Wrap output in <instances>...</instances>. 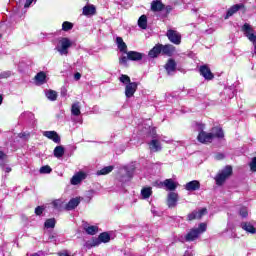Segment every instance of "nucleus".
Returning a JSON list of instances; mask_svg holds the SVG:
<instances>
[{
    "mask_svg": "<svg viewBox=\"0 0 256 256\" xmlns=\"http://www.w3.org/2000/svg\"><path fill=\"white\" fill-rule=\"evenodd\" d=\"M3 38V34H0V39H2Z\"/></svg>",
    "mask_w": 256,
    "mask_h": 256,
    "instance_id": "obj_57",
    "label": "nucleus"
},
{
    "mask_svg": "<svg viewBox=\"0 0 256 256\" xmlns=\"http://www.w3.org/2000/svg\"><path fill=\"white\" fill-rule=\"evenodd\" d=\"M61 47L58 48V52L60 55H67L69 53V47H71L73 44L71 43V40L69 38H61L59 41Z\"/></svg>",
    "mask_w": 256,
    "mask_h": 256,
    "instance_id": "obj_6",
    "label": "nucleus"
},
{
    "mask_svg": "<svg viewBox=\"0 0 256 256\" xmlns=\"http://www.w3.org/2000/svg\"><path fill=\"white\" fill-rule=\"evenodd\" d=\"M199 73L206 81H213V79H215V74L211 72V68H209L206 64L200 66Z\"/></svg>",
    "mask_w": 256,
    "mask_h": 256,
    "instance_id": "obj_7",
    "label": "nucleus"
},
{
    "mask_svg": "<svg viewBox=\"0 0 256 256\" xmlns=\"http://www.w3.org/2000/svg\"><path fill=\"white\" fill-rule=\"evenodd\" d=\"M175 51H177V49L172 44L163 45L158 43L148 52V56L151 57V59H157L159 55L173 57V55H175Z\"/></svg>",
    "mask_w": 256,
    "mask_h": 256,
    "instance_id": "obj_1",
    "label": "nucleus"
},
{
    "mask_svg": "<svg viewBox=\"0 0 256 256\" xmlns=\"http://www.w3.org/2000/svg\"><path fill=\"white\" fill-rule=\"evenodd\" d=\"M198 127H199V131H205V124H202V123H199L198 124Z\"/></svg>",
    "mask_w": 256,
    "mask_h": 256,
    "instance_id": "obj_52",
    "label": "nucleus"
},
{
    "mask_svg": "<svg viewBox=\"0 0 256 256\" xmlns=\"http://www.w3.org/2000/svg\"><path fill=\"white\" fill-rule=\"evenodd\" d=\"M243 11V13L247 12V8L245 7V4L240 3V4H235L232 5L226 12V15L224 17V19H229V17H233L235 15V13H237L238 11Z\"/></svg>",
    "mask_w": 256,
    "mask_h": 256,
    "instance_id": "obj_3",
    "label": "nucleus"
},
{
    "mask_svg": "<svg viewBox=\"0 0 256 256\" xmlns=\"http://www.w3.org/2000/svg\"><path fill=\"white\" fill-rule=\"evenodd\" d=\"M166 37L173 45H181V34L177 30L169 29L166 32Z\"/></svg>",
    "mask_w": 256,
    "mask_h": 256,
    "instance_id": "obj_4",
    "label": "nucleus"
},
{
    "mask_svg": "<svg viewBox=\"0 0 256 256\" xmlns=\"http://www.w3.org/2000/svg\"><path fill=\"white\" fill-rule=\"evenodd\" d=\"M239 215H241L243 219H246V217H249V211L247 210V207L240 208Z\"/></svg>",
    "mask_w": 256,
    "mask_h": 256,
    "instance_id": "obj_40",
    "label": "nucleus"
},
{
    "mask_svg": "<svg viewBox=\"0 0 256 256\" xmlns=\"http://www.w3.org/2000/svg\"><path fill=\"white\" fill-rule=\"evenodd\" d=\"M204 215H207V208H202L199 211H192L187 215L186 221H195V219H202Z\"/></svg>",
    "mask_w": 256,
    "mask_h": 256,
    "instance_id": "obj_10",
    "label": "nucleus"
},
{
    "mask_svg": "<svg viewBox=\"0 0 256 256\" xmlns=\"http://www.w3.org/2000/svg\"><path fill=\"white\" fill-rule=\"evenodd\" d=\"M3 104V95L0 94V105Z\"/></svg>",
    "mask_w": 256,
    "mask_h": 256,
    "instance_id": "obj_55",
    "label": "nucleus"
},
{
    "mask_svg": "<svg viewBox=\"0 0 256 256\" xmlns=\"http://www.w3.org/2000/svg\"><path fill=\"white\" fill-rule=\"evenodd\" d=\"M11 77V71L0 72V79H9Z\"/></svg>",
    "mask_w": 256,
    "mask_h": 256,
    "instance_id": "obj_43",
    "label": "nucleus"
},
{
    "mask_svg": "<svg viewBox=\"0 0 256 256\" xmlns=\"http://www.w3.org/2000/svg\"><path fill=\"white\" fill-rule=\"evenodd\" d=\"M71 114L74 115V117H79V115H81V106H79V102L72 104Z\"/></svg>",
    "mask_w": 256,
    "mask_h": 256,
    "instance_id": "obj_29",
    "label": "nucleus"
},
{
    "mask_svg": "<svg viewBox=\"0 0 256 256\" xmlns=\"http://www.w3.org/2000/svg\"><path fill=\"white\" fill-rule=\"evenodd\" d=\"M52 171L53 169L49 165H45L40 168V173L44 175H49Z\"/></svg>",
    "mask_w": 256,
    "mask_h": 256,
    "instance_id": "obj_39",
    "label": "nucleus"
},
{
    "mask_svg": "<svg viewBox=\"0 0 256 256\" xmlns=\"http://www.w3.org/2000/svg\"><path fill=\"white\" fill-rule=\"evenodd\" d=\"M242 31L246 33V37L251 41L252 43H256V35L254 33H251L253 31V28H251V25L249 23H245L242 26Z\"/></svg>",
    "mask_w": 256,
    "mask_h": 256,
    "instance_id": "obj_13",
    "label": "nucleus"
},
{
    "mask_svg": "<svg viewBox=\"0 0 256 256\" xmlns=\"http://www.w3.org/2000/svg\"><path fill=\"white\" fill-rule=\"evenodd\" d=\"M119 81L120 83H123V85H129L131 82V77H129V75L127 74H122L120 77H119Z\"/></svg>",
    "mask_w": 256,
    "mask_h": 256,
    "instance_id": "obj_36",
    "label": "nucleus"
},
{
    "mask_svg": "<svg viewBox=\"0 0 256 256\" xmlns=\"http://www.w3.org/2000/svg\"><path fill=\"white\" fill-rule=\"evenodd\" d=\"M97 13V8L95 5H86L83 7V15L89 17V15H95Z\"/></svg>",
    "mask_w": 256,
    "mask_h": 256,
    "instance_id": "obj_25",
    "label": "nucleus"
},
{
    "mask_svg": "<svg viewBox=\"0 0 256 256\" xmlns=\"http://www.w3.org/2000/svg\"><path fill=\"white\" fill-rule=\"evenodd\" d=\"M198 229L200 230L201 233H205V231H207V224L200 223Z\"/></svg>",
    "mask_w": 256,
    "mask_h": 256,
    "instance_id": "obj_46",
    "label": "nucleus"
},
{
    "mask_svg": "<svg viewBox=\"0 0 256 256\" xmlns=\"http://www.w3.org/2000/svg\"><path fill=\"white\" fill-rule=\"evenodd\" d=\"M151 9L154 12L163 11V9H165V4H163L161 1H153L151 3Z\"/></svg>",
    "mask_w": 256,
    "mask_h": 256,
    "instance_id": "obj_26",
    "label": "nucleus"
},
{
    "mask_svg": "<svg viewBox=\"0 0 256 256\" xmlns=\"http://www.w3.org/2000/svg\"><path fill=\"white\" fill-rule=\"evenodd\" d=\"M141 195L143 199H149L153 195V189L151 187H144L141 190Z\"/></svg>",
    "mask_w": 256,
    "mask_h": 256,
    "instance_id": "obj_30",
    "label": "nucleus"
},
{
    "mask_svg": "<svg viewBox=\"0 0 256 256\" xmlns=\"http://www.w3.org/2000/svg\"><path fill=\"white\" fill-rule=\"evenodd\" d=\"M156 1H161V0H156Z\"/></svg>",
    "mask_w": 256,
    "mask_h": 256,
    "instance_id": "obj_58",
    "label": "nucleus"
},
{
    "mask_svg": "<svg viewBox=\"0 0 256 256\" xmlns=\"http://www.w3.org/2000/svg\"><path fill=\"white\" fill-rule=\"evenodd\" d=\"M54 157H56L57 159H61V157H63V155H65V147L63 146H56L54 148Z\"/></svg>",
    "mask_w": 256,
    "mask_h": 256,
    "instance_id": "obj_27",
    "label": "nucleus"
},
{
    "mask_svg": "<svg viewBox=\"0 0 256 256\" xmlns=\"http://www.w3.org/2000/svg\"><path fill=\"white\" fill-rule=\"evenodd\" d=\"M46 97H47V99H49V101H57V97H58L57 91L48 90L46 92Z\"/></svg>",
    "mask_w": 256,
    "mask_h": 256,
    "instance_id": "obj_33",
    "label": "nucleus"
},
{
    "mask_svg": "<svg viewBox=\"0 0 256 256\" xmlns=\"http://www.w3.org/2000/svg\"><path fill=\"white\" fill-rule=\"evenodd\" d=\"M60 95H61V97H67V88L62 87Z\"/></svg>",
    "mask_w": 256,
    "mask_h": 256,
    "instance_id": "obj_49",
    "label": "nucleus"
},
{
    "mask_svg": "<svg viewBox=\"0 0 256 256\" xmlns=\"http://www.w3.org/2000/svg\"><path fill=\"white\" fill-rule=\"evenodd\" d=\"M5 159H7V154H5V152L0 150V165H5V164L1 163V161H5Z\"/></svg>",
    "mask_w": 256,
    "mask_h": 256,
    "instance_id": "obj_45",
    "label": "nucleus"
},
{
    "mask_svg": "<svg viewBox=\"0 0 256 256\" xmlns=\"http://www.w3.org/2000/svg\"><path fill=\"white\" fill-rule=\"evenodd\" d=\"M138 27H140V29H147V16L142 15L139 17Z\"/></svg>",
    "mask_w": 256,
    "mask_h": 256,
    "instance_id": "obj_32",
    "label": "nucleus"
},
{
    "mask_svg": "<svg viewBox=\"0 0 256 256\" xmlns=\"http://www.w3.org/2000/svg\"><path fill=\"white\" fill-rule=\"evenodd\" d=\"M128 55V61H141L143 59V53L137 51L126 52Z\"/></svg>",
    "mask_w": 256,
    "mask_h": 256,
    "instance_id": "obj_22",
    "label": "nucleus"
},
{
    "mask_svg": "<svg viewBox=\"0 0 256 256\" xmlns=\"http://www.w3.org/2000/svg\"><path fill=\"white\" fill-rule=\"evenodd\" d=\"M164 9L166 10L167 15H169V13H171V11H173V7H171L170 5L164 7Z\"/></svg>",
    "mask_w": 256,
    "mask_h": 256,
    "instance_id": "obj_50",
    "label": "nucleus"
},
{
    "mask_svg": "<svg viewBox=\"0 0 256 256\" xmlns=\"http://www.w3.org/2000/svg\"><path fill=\"white\" fill-rule=\"evenodd\" d=\"M74 79H75L76 81H79V79H81V73H79V72L75 73V74H74Z\"/></svg>",
    "mask_w": 256,
    "mask_h": 256,
    "instance_id": "obj_51",
    "label": "nucleus"
},
{
    "mask_svg": "<svg viewBox=\"0 0 256 256\" xmlns=\"http://www.w3.org/2000/svg\"><path fill=\"white\" fill-rule=\"evenodd\" d=\"M186 191H199L201 189V182L199 180H192L184 185Z\"/></svg>",
    "mask_w": 256,
    "mask_h": 256,
    "instance_id": "obj_15",
    "label": "nucleus"
},
{
    "mask_svg": "<svg viewBox=\"0 0 256 256\" xmlns=\"http://www.w3.org/2000/svg\"><path fill=\"white\" fill-rule=\"evenodd\" d=\"M52 205L54 209H58V211H61L63 209V200L57 199L52 202Z\"/></svg>",
    "mask_w": 256,
    "mask_h": 256,
    "instance_id": "obj_37",
    "label": "nucleus"
},
{
    "mask_svg": "<svg viewBox=\"0 0 256 256\" xmlns=\"http://www.w3.org/2000/svg\"><path fill=\"white\" fill-rule=\"evenodd\" d=\"M197 141L203 145L207 143H213V133H207L206 131H200L197 136Z\"/></svg>",
    "mask_w": 256,
    "mask_h": 256,
    "instance_id": "obj_8",
    "label": "nucleus"
},
{
    "mask_svg": "<svg viewBox=\"0 0 256 256\" xmlns=\"http://www.w3.org/2000/svg\"><path fill=\"white\" fill-rule=\"evenodd\" d=\"M5 171L6 173H11V167H6Z\"/></svg>",
    "mask_w": 256,
    "mask_h": 256,
    "instance_id": "obj_54",
    "label": "nucleus"
},
{
    "mask_svg": "<svg viewBox=\"0 0 256 256\" xmlns=\"http://www.w3.org/2000/svg\"><path fill=\"white\" fill-rule=\"evenodd\" d=\"M213 139H225V132L221 126H214L211 129Z\"/></svg>",
    "mask_w": 256,
    "mask_h": 256,
    "instance_id": "obj_18",
    "label": "nucleus"
},
{
    "mask_svg": "<svg viewBox=\"0 0 256 256\" xmlns=\"http://www.w3.org/2000/svg\"><path fill=\"white\" fill-rule=\"evenodd\" d=\"M43 136L47 137V139H50V141H53L54 143H61V136H59V134L54 130L44 131Z\"/></svg>",
    "mask_w": 256,
    "mask_h": 256,
    "instance_id": "obj_14",
    "label": "nucleus"
},
{
    "mask_svg": "<svg viewBox=\"0 0 256 256\" xmlns=\"http://www.w3.org/2000/svg\"><path fill=\"white\" fill-rule=\"evenodd\" d=\"M33 1H35V0H26V2L24 4V8L29 9V7H31V4L33 3Z\"/></svg>",
    "mask_w": 256,
    "mask_h": 256,
    "instance_id": "obj_48",
    "label": "nucleus"
},
{
    "mask_svg": "<svg viewBox=\"0 0 256 256\" xmlns=\"http://www.w3.org/2000/svg\"><path fill=\"white\" fill-rule=\"evenodd\" d=\"M43 211H45V206H37V207L35 208L34 213H35V215H37V216H41V215H43Z\"/></svg>",
    "mask_w": 256,
    "mask_h": 256,
    "instance_id": "obj_42",
    "label": "nucleus"
},
{
    "mask_svg": "<svg viewBox=\"0 0 256 256\" xmlns=\"http://www.w3.org/2000/svg\"><path fill=\"white\" fill-rule=\"evenodd\" d=\"M200 236H201V230L199 228H192L185 235V241H187L188 243H191L193 241H196V239Z\"/></svg>",
    "mask_w": 256,
    "mask_h": 256,
    "instance_id": "obj_11",
    "label": "nucleus"
},
{
    "mask_svg": "<svg viewBox=\"0 0 256 256\" xmlns=\"http://www.w3.org/2000/svg\"><path fill=\"white\" fill-rule=\"evenodd\" d=\"M55 225H57V220L55 218H48L44 222L45 229H55Z\"/></svg>",
    "mask_w": 256,
    "mask_h": 256,
    "instance_id": "obj_28",
    "label": "nucleus"
},
{
    "mask_svg": "<svg viewBox=\"0 0 256 256\" xmlns=\"http://www.w3.org/2000/svg\"><path fill=\"white\" fill-rule=\"evenodd\" d=\"M162 185H164L168 191H175V189H177V183H175L171 178L164 180Z\"/></svg>",
    "mask_w": 256,
    "mask_h": 256,
    "instance_id": "obj_24",
    "label": "nucleus"
},
{
    "mask_svg": "<svg viewBox=\"0 0 256 256\" xmlns=\"http://www.w3.org/2000/svg\"><path fill=\"white\" fill-rule=\"evenodd\" d=\"M127 61H129L128 56H122L121 58H119L120 65H127Z\"/></svg>",
    "mask_w": 256,
    "mask_h": 256,
    "instance_id": "obj_44",
    "label": "nucleus"
},
{
    "mask_svg": "<svg viewBox=\"0 0 256 256\" xmlns=\"http://www.w3.org/2000/svg\"><path fill=\"white\" fill-rule=\"evenodd\" d=\"M215 159H217V161H221V160L225 159V154L218 153V154H216Z\"/></svg>",
    "mask_w": 256,
    "mask_h": 256,
    "instance_id": "obj_47",
    "label": "nucleus"
},
{
    "mask_svg": "<svg viewBox=\"0 0 256 256\" xmlns=\"http://www.w3.org/2000/svg\"><path fill=\"white\" fill-rule=\"evenodd\" d=\"M179 201V194L177 192H170L167 196V205L170 209L177 207Z\"/></svg>",
    "mask_w": 256,
    "mask_h": 256,
    "instance_id": "obj_12",
    "label": "nucleus"
},
{
    "mask_svg": "<svg viewBox=\"0 0 256 256\" xmlns=\"http://www.w3.org/2000/svg\"><path fill=\"white\" fill-rule=\"evenodd\" d=\"M139 87L138 82H130V84L125 85V96L127 99H131L137 93Z\"/></svg>",
    "mask_w": 256,
    "mask_h": 256,
    "instance_id": "obj_9",
    "label": "nucleus"
},
{
    "mask_svg": "<svg viewBox=\"0 0 256 256\" xmlns=\"http://www.w3.org/2000/svg\"><path fill=\"white\" fill-rule=\"evenodd\" d=\"M87 179V174L83 171L76 173L70 180L71 185H79L81 181Z\"/></svg>",
    "mask_w": 256,
    "mask_h": 256,
    "instance_id": "obj_16",
    "label": "nucleus"
},
{
    "mask_svg": "<svg viewBox=\"0 0 256 256\" xmlns=\"http://www.w3.org/2000/svg\"><path fill=\"white\" fill-rule=\"evenodd\" d=\"M79 203H81V199L79 198H72L70 201L65 205L64 209L66 211H73L76 207H79Z\"/></svg>",
    "mask_w": 256,
    "mask_h": 256,
    "instance_id": "obj_19",
    "label": "nucleus"
},
{
    "mask_svg": "<svg viewBox=\"0 0 256 256\" xmlns=\"http://www.w3.org/2000/svg\"><path fill=\"white\" fill-rule=\"evenodd\" d=\"M31 256H39V253H34Z\"/></svg>",
    "mask_w": 256,
    "mask_h": 256,
    "instance_id": "obj_56",
    "label": "nucleus"
},
{
    "mask_svg": "<svg viewBox=\"0 0 256 256\" xmlns=\"http://www.w3.org/2000/svg\"><path fill=\"white\" fill-rule=\"evenodd\" d=\"M250 171L252 173H256V157H253L251 162L249 163Z\"/></svg>",
    "mask_w": 256,
    "mask_h": 256,
    "instance_id": "obj_41",
    "label": "nucleus"
},
{
    "mask_svg": "<svg viewBox=\"0 0 256 256\" xmlns=\"http://www.w3.org/2000/svg\"><path fill=\"white\" fill-rule=\"evenodd\" d=\"M114 169H115V166H106L98 170L97 175H109V173H111Z\"/></svg>",
    "mask_w": 256,
    "mask_h": 256,
    "instance_id": "obj_31",
    "label": "nucleus"
},
{
    "mask_svg": "<svg viewBox=\"0 0 256 256\" xmlns=\"http://www.w3.org/2000/svg\"><path fill=\"white\" fill-rule=\"evenodd\" d=\"M37 85H45L47 83V74L44 71H40L34 77Z\"/></svg>",
    "mask_w": 256,
    "mask_h": 256,
    "instance_id": "obj_21",
    "label": "nucleus"
},
{
    "mask_svg": "<svg viewBox=\"0 0 256 256\" xmlns=\"http://www.w3.org/2000/svg\"><path fill=\"white\" fill-rule=\"evenodd\" d=\"M73 29V23L69 21H64L62 23V31H71Z\"/></svg>",
    "mask_w": 256,
    "mask_h": 256,
    "instance_id": "obj_38",
    "label": "nucleus"
},
{
    "mask_svg": "<svg viewBox=\"0 0 256 256\" xmlns=\"http://www.w3.org/2000/svg\"><path fill=\"white\" fill-rule=\"evenodd\" d=\"M240 227L243 231H246V233H251V235H255L256 233V228L251 224V222H242Z\"/></svg>",
    "mask_w": 256,
    "mask_h": 256,
    "instance_id": "obj_20",
    "label": "nucleus"
},
{
    "mask_svg": "<svg viewBox=\"0 0 256 256\" xmlns=\"http://www.w3.org/2000/svg\"><path fill=\"white\" fill-rule=\"evenodd\" d=\"M233 175V166L231 165H226L224 169L218 173L215 177L216 185L221 187Z\"/></svg>",
    "mask_w": 256,
    "mask_h": 256,
    "instance_id": "obj_2",
    "label": "nucleus"
},
{
    "mask_svg": "<svg viewBox=\"0 0 256 256\" xmlns=\"http://www.w3.org/2000/svg\"><path fill=\"white\" fill-rule=\"evenodd\" d=\"M116 44L121 53H127V44L125 43V41H123L122 37H116Z\"/></svg>",
    "mask_w": 256,
    "mask_h": 256,
    "instance_id": "obj_23",
    "label": "nucleus"
},
{
    "mask_svg": "<svg viewBox=\"0 0 256 256\" xmlns=\"http://www.w3.org/2000/svg\"><path fill=\"white\" fill-rule=\"evenodd\" d=\"M165 70L167 71L168 75L177 71V62L173 58H169L166 64L164 65Z\"/></svg>",
    "mask_w": 256,
    "mask_h": 256,
    "instance_id": "obj_17",
    "label": "nucleus"
},
{
    "mask_svg": "<svg viewBox=\"0 0 256 256\" xmlns=\"http://www.w3.org/2000/svg\"><path fill=\"white\" fill-rule=\"evenodd\" d=\"M84 229L87 235H97V232L99 231V227L97 226H88Z\"/></svg>",
    "mask_w": 256,
    "mask_h": 256,
    "instance_id": "obj_35",
    "label": "nucleus"
},
{
    "mask_svg": "<svg viewBox=\"0 0 256 256\" xmlns=\"http://www.w3.org/2000/svg\"><path fill=\"white\" fill-rule=\"evenodd\" d=\"M59 256H70L69 253L67 252H61V253H58Z\"/></svg>",
    "mask_w": 256,
    "mask_h": 256,
    "instance_id": "obj_53",
    "label": "nucleus"
},
{
    "mask_svg": "<svg viewBox=\"0 0 256 256\" xmlns=\"http://www.w3.org/2000/svg\"><path fill=\"white\" fill-rule=\"evenodd\" d=\"M111 241V234L109 232H102L99 234L98 238L92 240V247H97L101 243H109Z\"/></svg>",
    "mask_w": 256,
    "mask_h": 256,
    "instance_id": "obj_5",
    "label": "nucleus"
},
{
    "mask_svg": "<svg viewBox=\"0 0 256 256\" xmlns=\"http://www.w3.org/2000/svg\"><path fill=\"white\" fill-rule=\"evenodd\" d=\"M150 149H154V151H161V143L157 139H153L150 142Z\"/></svg>",
    "mask_w": 256,
    "mask_h": 256,
    "instance_id": "obj_34",
    "label": "nucleus"
}]
</instances>
